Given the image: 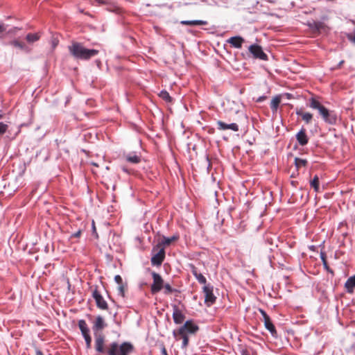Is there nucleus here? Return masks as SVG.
Wrapping results in <instances>:
<instances>
[{
	"instance_id": "1",
	"label": "nucleus",
	"mask_w": 355,
	"mask_h": 355,
	"mask_svg": "<svg viewBox=\"0 0 355 355\" xmlns=\"http://www.w3.org/2000/svg\"><path fill=\"white\" fill-rule=\"evenodd\" d=\"M69 53L77 60H87L98 54L96 49H86L81 43L73 42L68 46Z\"/></svg>"
},
{
	"instance_id": "2",
	"label": "nucleus",
	"mask_w": 355,
	"mask_h": 355,
	"mask_svg": "<svg viewBox=\"0 0 355 355\" xmlns=\"http://www.w3.org/2000/svg\"><path fill=\"white\" fill-rule=\"evenodd\" d=\"M134 351V346L129 342L119 345L116 342L111 343L107 347V355H129Z\"/></svg>"
},
{
	"instance_id": "3",
	"label": "nucleus",
	"mask_w": 355,
	"mask_h": 355,
	"mask_svg": "<svg viewBox=\"0 0 355 355\" xmlns=\"http://www.w3.org/2000/svg\"><path fill=\"white\" fill-rule=\"evenodd\" d=\"M310 106L317 109L323 119L329 124H335L337 121V116L333 112H329L324 106L315 99H312Z\"/></svg>"
},
{
	"instance_id": "4",
	"label": "nucleus",
	"mask_w": 355,
	"mask_h": 355,
	"mask_svg": "<svg viewBox=\"0 0 355 355\" xmlns=\"http://www.w3.org/2000/svg\"><path fill=\"white\" fill-rule=\"evenodd\" d=\"M199 329V327L192 320H187L184 324L180 327L178 330H174L173 334L175 337H177V334L188 335L195 334Z\"/></svg>"
},
{
	"instance_id": "5",
	"label": "nucleus",
	"mask_w": 355,
	"mask_h": 355,
	"mask_svg": "<svg viewBox=\"0 0 355 355\" xmlns=\"http://www.w3.org/2000/svg\"><path fill=\"white\" fill-rule=\"evenodd\" d=\"M158 250L151 258V263L153 266H159L165 258V250L164 247L153 248V251Z\"/></svg>"
},
{
	"instance_id": "6",
	"label": "nucleus",
	"mask_w": 355,
	"mask_h": 355,
	"mask_svg": "<svg viewBox=\"0 0 355 355\" xmlns=\"http://www.w3.org/2000/svg\"><path fill=\"white\" fill-rule=\"evenodd\" d=\"M153 283L151 285L150 289L152 293H157L159 292L164 286V280L161 275L155 272L151 273Z\"/></svg>"
},
{
	"instance_id": "7",
	"label": "nucleus",
	"mask_w": 355,
	"mask_h": 355,
	"mask_svg": "<svg viewBox=\"0 0 355 355\" xmlns=\"http://www.w3.org/2000/svg\"><path fill=\"white\" fill-rule=\"evenodd\" d=\"M250 53L252 54L253 58L261 60H267L268 55L263 52L262 48L257 44H252L248 48Z\"/></svg>"
},
{
	"instance_id": "8",
	"label": "nucleus",
	"mask_w": 355,
	"mask_h": 355,
	"mask_svg": "<svg viewBox=\"0 0 355 355\" xmlns=\"http://www.w3.org/2000/svg\"><path fill=\"white\" fill-rule=\"evenodd\" d=\"M94 336V345L95 349L98 353H106L107 349L104 347L105 345V336L103 334H95Z\"/></svg>"
},
{
	"instance_id": "9",
	"label": "nucleus",
	"mask_w": 355,
	"mask_h": 355,
	"mask_svg": "<svg viewBox=\"0 0 355 355\" xmlns=\"http://www.w3.org/2000/svg\"><path fill=\"white\" fill-rule=\"evenodd\" d=\"M260 313L261 315L263 316V322H264V326L266 329H268L272 336H276L277 335V331L275 329V327L274 324H272L270 317L266 313V312L262 309H260Z\"/></svg>"
},
{
	"instance_id": "10",
	"label": "nucleus",
	"mask_w": 355,
	"mask_h": 355,
	"mask_svg": "<svg viewBox=\"0 0 355 355\" xmlns=\"http://www.w3.org/2000/svg\"><path fill=\"white\" fill-rule=\"evenodd\" d=\"M92 296L96 301V306L98 308L103 309V310L107 309L108 306H107V304L106 301L104 300V298L101 295V293L98 291L97 289H95L93 291Z\"/></svg>"
},
{
	"instance_id": "11",
	"label": "nucleus",
	"mask_w": 355,
	"mask_h": 355,
	"mask_svg": "<svg viewBox=\"0 0 355 355\" xmlns=\"http://www.w3.org/2000/svg\"><path fill=\"white\" fill-rule=\"evenodd\" d=\"M172 308L173 319L174 322L177 324H182L185 319L184 315L182 313V311L179 309L178 305L172 304Z\"/></svg>"
},
{
	"instance_id": "12",
	"label": "nucleus",
	"mask_w": 355,
	"mask_h": 355,
	"mask_svg": "<svg viewBox=\"0 0 355 355\" xmlns=\"http://www.w3.org/2000/svg\"><path fill=\"white\" fill-rule=\"evenodd\" d=\"M203 293L205 294V303L211 304L216 300V297L213 293V288L209 285H205L203 287Z\"/></svg>"
},
{
	"instance_id": "13",
	"label": "nucleus",
	"mask_w": 355,
	"mask_h": 355,
	"mask_svg": "<svg viewBox=\"0 0 355 355\" xmlns=\"http://www.w3.org/2000/svg\"><path fill=\"white\" fill-rule=\"evenodd\" d=\"M106 327V323L103 318L101 315H98L96 318V320L94 322L92 330L94 331V334H102L100 332L102 329H103Z\"/></svg>"
},
{
	"instance_id": "14",
	"label": "nucleus",
	"mask_w": 355,
	"mask_h": 355,
	"mask_svg": "<svg viewBox=\"0 0 355 355\" xmlns=\"http://www.w3.org/2000/svg\"><path fill=\"white\" fill-rule=\"evenodd\" d=\"M216 124L218 125L217 128L220 130H225L228 129L234 132H237L239 130V125L235 123L227 124L221 121H218Z\"/></svg>"
},
{
	"instance_id": "15",
	"label": "nucleus",
	"mask_w": 355,
	"mask_h": 355,
	"mask_svg": "<svg viewBox=\"0 0 355 355\" xmlns=\"http://www.w3.org/2000/svg\"><path fill=\"white\" fill-rule=\"evenodd\" d=\"M296 139L300 146H305L308 144L309 138L304 128H302L296 135Z\"/></svg>"
},
{
	"instance_id": "16",
	"label": "nucleus",
	"mask_w": 355,
	"mask_h": 355,
	"mask_svg": "<svg viewBox=\"0 0 355 355\" xmlns=\"http://www.w3.org/2000/svg\"><path fill=\"white\" fill-rule=\"evenodd\" d=\"M227 42L234 48L241 49L244 42V39L241 36H234L229 38Z\"/></svg>"
},
{
	"instance_id": "17",
	"label": "nucleus",
	"mask_w": 355,
	"mask_h": 355,
	"mask_svg": "<svg viewBox=\"0 0 355 355\" xmlns=\"http://www.w3.org/2000/svg\"><path fill=\"white\" fill-rule=\"evenodd\" d=\"M78 327L81 331L83 338L89 336L90 330L87 326V324L85 320H80L78 322Z\"/></svg>"
},
{
	"instance_id": "18",
	"label": "nucleus",
	"mask_w": 355,
	"mask_h": 355,
	"mask_svg": "<svg viewBox=\"0 0 355 355\" xmlns=\"http://www.w3.org/2000/svg\"><path fill=\"white\" fill-rule=\"evenodd\" d=\"M127 162L132 164H138L141 162V156L137 155L136 153H130L125 155Z\"/></svg>"
},
{
	"instance_id": "19",
	"label": "nucleus",
	"mask_w": 355,
	"mask_h": 355,
	"mask_svg": "<svg viewBox=\"0 0 355 355\" xmlns=\"http://www.w3.org/2000/svg\"><path fill=\"white\" fill-rule=\"evenodd\" d=\"M308 26L311 29L315 31H320L324 28V24L318 21H309Z\"/></svg>"
},
{
	"instance_id": "20",
	"label": "nucleus",
	"mask_w": 355,
	"mask_h": 355,
	"mask_svg": "<svg viewBox=\"0 0 355 355\" xmlns=\"http://www.w3.org/2000/svg\"><path fill=\"white\" fill-rule=\"evenodd\" d=\"M177 239H178V236H173L171 237L164 236L162 241L159 242L156 245V248H161V247H164L165 245H169L173 241H174Z\"/></svg>"
},
{
	"instance_id": "21",
	"label": "nucleus",
	"mask_w": 355,
	"mask_h": 355,
	"mask_svg": "<svg viewBox=\"0 0 355 355\" xmlns=\"http://www.w3.org/2000/svg\"><path fill=\"white\" fill-rule=\"evenodd\" d=\"M345 286L348 293H353L354 288L355 287V276H352L348 278L345 284Z\"/></svg>"
},
{
	"instance_id": "22",
	"label": "nucleus",
	"mask_w": 355,
	"mask_h": 355,
	"mask_svg": "<svg viewBox=\"0 0 355 355\" xmlns=\"http://www.w3.org/2000/svg\"><path fill=\"white\" fill-rule=\"evenodd\" d=\"M10 44L15 47L19 48L21 51L28 53L30 51V49L23 42H19L17 40H15L10 42Z\"/></svg>"
},
{
	"instance_id": "23",
	"label": "nucleus",
	"mask_w": 355,
	"mask_h": 355,
	"mask_svg": "<svg viewBox=\"0 0 355 355\" xmlns=\"http://www.w3.org/2000/svg\"><path fill=\"white\" fill-rule=\"evenodd\" d=\"M181 24L183 25L200 26V25H207V21H204V20H184V21H182Z\"/></svg>"
},
{
	"instance_id": "24",
	"label": "nucleus",
	"mask_w": 355,
	"mask_h": 355,
	"mask_svg": "<svg viewBox=\"0 0 355 355\" xmlns=\"http://www.w3.org/2000/svg\"><path fill=\"white\" fill-rule=\"evenodd\" d=\"M280 102H281V98L279 96H276L275 98H272V100L271 101V103H270V108L273 112H277Z\"/></svg>"
},
{
	"instance_id": "25",
	"label": "nucleus",
	"mask_w": 355,
	"mask_h": 355,
	"mask_svg": "<svg viewBox=\"0 0 355 355\" xmlns=\"http://www.w3.org/2000/svg\"><path fill=\"white\" fill-rule=\"evenodd\" d=\"M296 114L302 116V119L306 123H309L313 118V115L309 112L304 113L302 111H297Z\"/></svg>"
},
{
	"instance_id": "26",
	"label": "nucleus",
	"mask_w": 355,
	"mask_h": 355,
	"mask_svg": "<svg viewBox=\"0 0 355 355\" xmlns=\"http://www.w3.org/2000/svg\"><path fill=\"white\" fill-rule=\"evenodd\" d=\"M40 36L38 33H28L26 39L28 42L29 43H33L36 41H37L40 39Z\"/></svg>"
},
{
	"instance_id": "27",
	"label": "nucleus",
	"mask_w": 355,
	"mask_h": 355,
	"mask_svg": "<svg viewBox=\"0 0 355 355\" xmlns=\"http://www.w3.org/2000/svg\"><path fill=\"white\" fill-rule=\"evenodd\" d=\"M307 164V160L304 159H301L298 157L295 158V165L297 168V170H299L300 168L302 166H306Z\"/></svg>"
},
{
	"instance_id": "28",
	"label": "nucleus",
	"mask_w": 355,
	"mask_h": 355,
	"mask_svg": "<svg viewBox=\"0 0 355 355\" xmlns=\"http://www.w3.org/2000/svg\"><path fill=\"white\" fill-rule=\"evenodd\" d=\"M310 185L314 189L315 192L319 191V178L317 175H315L313 180L310 182Z\"/></svg>"
},
{
	"instance_id": "29",
	"label": "nucleus",
	"mask_w": 355,
	"mask_h": 355,
	"mask_svg": "<svg viewBox=\"0 0 355 355\" xmlns=\"http://www.w3.org/2000/svg\"><path fill=\"white\" fill-rule=\"evenodd\" d=\"M159 96L166 102H171L172 101V98L169 95L168 92L166 90L161 91L159 94Z\"/></svg>"
},
{
	"instance_id": "30",
	"label": "nucleus",
	"mask_w": 355,
	"mask_h": 355,
	"mask_svg": "<svg viewBox=\"0 0 355 355\" xmlns=\"http://www.w3.org/2000/svg\"><path fill=\"white\" fill-rule=\"evenodd\" d=\"M240 352L241 355H257L255 351L250 347H242Z\"/></svg>"
},
{
	"instance_id": "31",
	"label": "nucleus",
	"mask_w": 355,
	"mask_h": 355,
	"mask_svg": "<svg viewBox=\"0 0 355 355\" xmlns=\"http://www.w3.org/2000/svg\"><path fill=\"white\" fill-rule=\"evenodd\" d=\"M178 336H180V338L182 339V346H181L182 348V349L187 348V347L189 345V337H188V335H186L185 334H177V337Z\"/></svg>"
},
{
	"instance_id": "32",
	"label": "nucleus",
	"mask_w": 355,
	"mask_h": 355,
	"mask_svg": "<svg viewBox=\"0 0 355 355\" xmlns=\"http://www.w3.org/2000/svg\"><path fill=\"white\" fill-rule=\"evenodd\" d=\"M2 119V115L0 114V119ZM8 129V125L3 122H0V136L5 134Z\"/></svg>"
},
{
	"instance_id": "33",
	"label": "nucleus",
	"mask_w": 355,
	"mask_h": 355,
	"mask_svg": "<svg viewBox=\"0 0 355 355\" xmlns=\"http://www.w3.org/2000/svg\"><path fill=\"white\" fill-rule=\"evenodd\" d=\"M163 287L164 288L165 294H170L176 291V290L173 288L169 284H166Z\"/></svg>"
},
{
	"instance_id": "34",
	"label": "nucleus",
	"mask_w": 355,
	"mask_h": 355,
	"mask_svg": "<svg viewBox=\"0 0 355 355\" xmlns=\"http://www.w3.org/2000/svg\"><path fill=\"white\" fill-rule=\"evenodd\" d=\"M195 277L200 284H206L207 279L200 272L198 273V275Z\"/></svg>"
},
{
	"instance_id": "35",
	"label": "nucleus",
	"mask_w": 355,
	"mask_h": 355,
	"mask_svg": "<svg viewBox=\"0 0 355 355\" xmlns=\"http://www.w3.org/2000/svg\"><path fill=\"white\" fill-rule=\"evenodd\" d=\"M321 259H322V263H323V265H324V268H325L327 271H329V272H330L333 273L332 270H331V269L329 268V267L328 266V265H327V261H326V259H325V256H324V254H321Z\"/></svg>"
},
{
	"instance_id": "36",
	"label": "nucleus",
	"mask_w": 355,
	"mask_h": 355,
	"mask_svg": "<svg viewBox=\"0 0 355 355\" xmlns=\"http://www.w3.org/2000/svg\"><path fill=\"white\" fill-rule=\"evenodd\" d=\"M86 343V349H89L92 347V337L91 336L84 338Z\"/></svg>"
},
{
	"instance_id": "37",
	"label": "nucleus",
	"mask_w": 355,
	"mask_h": 355,
	"mask_svg": "<svg viewBox=\"0 0 355 355\" xmlns=\"http://www.w3.org/2000/svg\"><path fill=\"white\" fill-rule=\"evenodd\" d=\"M189 268H190L191 272H192V274L193 275L194 277H196L198 275V274L200 273L198 272L197 268L194 265L189 264Z\"/></svg>"
},
{
	"instance_id": "38",
	"label": "nucleus",
	"mask_w": 355,
	"mask_h": 355,
	"mask_svg": "<svg viewBox=\"0 0 355 355\" xmlns=\"http://www.w3.org/2000/svg\"><path fill=\"white\" fill-rule=\"evenodd\" d=\"M118 294L122 297H124L125 288H124L123 284L121 285H119V286H118Z\"/></svg>"
},
{
	"instance_id": "39",
	"label": "nucleus",
	"mask_w": 355,
	"mask_h": 355,
	"mask_svg": "<svg viewBox=\"0 0 355 355\" xmlns=\"http://www.w3.org/2000/svg\"><path fill=\"white\" fill-rule=\"evenodd\" d=\"M114 280L118 285L122 284V278L120 275H117L114 277Z\"/></svg>"
},
{
	"instance_id": "40",
	"label": "nucleus",
	"mask_w": 355,
	"mask_h": 355,
	"mask_svg": "<svg viewBox=\"0 0 355 355\" xmlns=\"http://www.w3.org/2000/svg\"><path fill=\"white\" fill-rule=\"evenodd\" d=\"M81 234H82V231H81V230H79L76 232L72 234L71 235V238H78L80 236Z\"/></svg>"
},
{
	"instance_id": "41",
	"label": "nucleus",
	"mask_w": 355,
	"mask_h": 355,
	"mask_svg": "<svg viewBox=\"0 0 355 355\" xmlns=\"http://www.w3.org/2000/svg\"><path fill=\"white\" fill-rule=\"evenodd\" d=\"M92 233H93V234L95 235L96 238H98V234H97V232H96V228L95 223H94V220H92Z\"/></svg>"
},
{
	"instance_id": "42",
	"label": "nucleus",
	"mask_w": 355,
	"mask_h": 355,
	"mask_svg": "<svg viewBox=\"0 0 355 355\" xmlns=\"http://www.w3.org/2000/svg\"><path fill=\"white\" fill-rule=\"evenodd\" d=\"M6 27L5 26V25L3 24H0V33H3L4 31H6Z\"/></svg>"
},
{
	"instance_id": "43",
	"label": "nucleus",
	"mask_w": 355,
	"mask_h": 355,
	"mask_svg": "<svg viewBox=\"0 0 355 355\" xmlns=\"http://www.w3.org/2000/svg\"><path fill=\"white\" fill-rule=\"evenodd\" d=\"M266 96H260V97H259V98H257V102H262V101H263L264 100H266Z\"/></svg>"
},
{
	"instance_id": "44",
	"label": "nucleus",
	"mask_w": 355,
	"mask_h": 355,
	"mask_svg": "<svg viewBox=\"0 0 355 355\" xmlns=\"http://www.w3.org/2000/svg\"><path fill=\"white\" fill-rule=\"evenodd\" d=\"M99 4H105L107 3V0H95Z\"/></svg>"
},
{
	"instance_id": "45",
	"label": "nucleus",
	"mask_w": 355,
	"mask_h": 355,
	"mask_svg": "<svg viewBox=\"0 0 355 355\" xmlns=\"http://www.w3.org/2000/svg\"><path fill=\"white\" fill-rule=\"evenodd\" d=\"M162 352L163 355H168L166 349H165V347L162 348Z\"/></svg>"
},
{
	"instance_id": "46",
	"label": "nucleus",
	"mask_w": 355,
	"mask_h": 355,
	"mask_svg": "<svg viewBox=\"0 0 355 355\" xmlns=\"http://www.w3.org/2000/svg\"><path fill=\"white\" fill-rule=\"evenodd\" d=\"M343 63H344V60H341V61L338 63V67H338V68L341 67V66L343 65Z\"/></svg>"
},
{
	"instance_id": "47",
	"label": "nucleus",
	"mask_w": 355,
	"mask_h": 355,
	"mask_svg": "<svg viewBox=\"0 0 355 355\" xmlns=\"http://www.w3.org/2000/svg\"><path fill=\"white\" fill-rule=\"evenodd\" d=\"M36 355H43V353L40 350L37 349L36 350Z\"/></svg>"
},
{
	"instance_id": "48",
	"label": "nucleus",
	"mask_w": 355,
	"mask_h": 355,
	"mask_svg": "<svg viewBox=\"0 0 355 355\" xmlns=\"http://www.w3.org/2000/svg\"><path fill=\"white\" fill-rule=\"evenodd\" d=\"M122 169L124 172L128 173L127 168H125V167H123Z\"/></svg>"
},
{
	"instance_id": "49",
	"label": "nucleus",
	"mask_w": 355,
	"mask_h": 355,
	"mask_svg": "<svg viewBox=\"0 0 355 355\" xmlns=\"http://www.w3.org/2000/svg\"><path fill=\"white\" fill-rule=\"evenodd\" d=\"M286 95L288 96V98H290V96H291L290 94H286Z\"/></svg>"
}]
</instances>
